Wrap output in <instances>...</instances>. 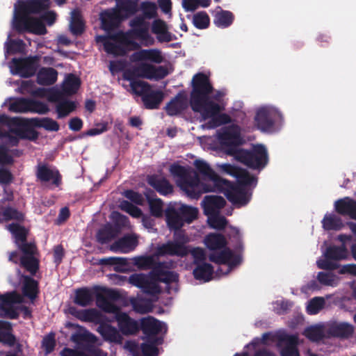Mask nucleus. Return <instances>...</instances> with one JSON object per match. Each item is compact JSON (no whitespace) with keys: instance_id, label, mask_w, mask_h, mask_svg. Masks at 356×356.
I'll list each match as a JSON object with an SVG mask.
<instances>
[{"instance_id":"nucleus-13","label":"nucleus","mask_w":356,"mask_h":356,"mask_svg":"<svg viewBox=\"0 0 356 356\" xmlns=\"http://www.w3.org/2000/svg\"><path fill=\"white\" fill-rule=\"evenodd\" d=\"M210 261L216 264H226L228 268L226 272L222 274H228L234 267L241 264L242 257L241 255L234 254L228 248H224L220 252H213L209 255Z\"/></svg>"},{"instance_id":"nucleus-3","label":"nucleus","mask_w":356,"mask_h":356,"mask_svg":"<svg viewBox=\"0 0 356 356\" xmlns=\"http://www.w3.org/2000/svg\"><path fill=\"white\" fill-rule=\"evenodd\" d=\"M102 292L96 293L97 306L106 313L115 314L119 330L124 335L136 334L140 330V323L127 313L121 312L118 306L109 301L118 300L120 298V293L111 289H103Z\"/></svg>"},{"instance_id":"nucleus-7","label":"nucleus","mask_w":356,"mask_h":356,"mask_svg":"<svg viewBox=\"0 0 356 356\" xmlns=\"http://www.w3.org/2000/svg\"><path fill=\"white\" fill-rule=\"evenodd\" d=\"M218 140L222 148L229 156L235 157L242 143L240 130L237 125H230L223 128L218 134Z\"/></svg>"},{"instance_id":"nucleus-12","label":"nucleus","mask_w":356,"mask_h":356,"mask_svg":"<svg viewBox=\"0 0 356 356\" xmlns=\"http://www.w3.org/2000/svg\"><path fill=\"white\" fill-rule=\"evenodd\" d=\"M129 283L147 295L156 296L161 292L158 283L143 273L131 274L129 277Z\"/></svg>"},{"instance_id":"nucleus-42","label":"nucleus","mask_w":356,"mask_h":356,"mask_svg":"<svg viewBox=\"0 0 356 356\" xmlns=\"http://www.w3.org/2000/svg\"><path fill=\"white\" fill-rule=\"evenodd\" d=\"M30 124L34 127L44 128L48 131H58L59 124L54 120L46 117L42 118H33L29 120Z\"/></svg>"},{"instance_id":"nucleus-26","label":"nucleus","mask_w":356,"mask_h":356,"mask_svg":"<svg viewBox=\"0 0 356 356\" xmlns=\"http://www.w3.org/2000/svg\"><path fill=\"white\" fill-rule=\"evenodd\" d=\"M334 209L337 213L356 220V200L354 199L349 197L339 199L334 202Z\"/></svg>"},{"instance_id":"nucleus-25","label":"nucleus","mask_w":356,"mask_h":356,"mask_svg":"<svg viewBox=\"0 0 356 356\" xmlns=\"http://www.w3.org/2000/svg\"><path fill=\"white\" fill-rule=\"evenodd\" d=\"M225 204V199L218 195H206L202 202L204 213L207 216L219 214L220 210Z\"/></svg>"},{"instance_id":"nucleus-28","label":"nucleus","mask_w":356,"mask_h":356,"mask_svg":"<svg viewBox=\"0 0 356 356\" xmlns=\"http://www.w3.org/2000/svg\"><path fill=\"white\" fill-rule=\"evenodd\" d=\"M104 288H95L94 293L92 289L88 287H81L75 291L74 302L81 307H87L92 304L94 300V295L96 296L97 292H102Z\"/></svg>"},{"instance_id":"nucleus-20","label":"nucleus","mask_w":356,"mask_h":356,"mask_svg":"<svg viewBox=\"0 0 356 356\" xmlns=\"http://www.w3.org/2000/svg\"><path fill=\"white\" fill-rule=\"evenodd\" d=\"M276 113L267 108H259L254 117V122L257 129L261 131H270L275 124Z\"/></svg>"},{"instance_id":"nucleus-52","label":"nucleus","mask_w":356,"mask_h":356,"mask_svg":"<svg viewBox=\"0 0 356 356\" xmlns=\"http://www.w3.org/2000/svg\"><path fill=\"white\" fill-rule=\"evenodd\" d=\"M70 31L74 35H81L85 31V24L78 13L73 12L70 24Z\"/></svg>"},{"instance_id":"nucleus-24","label":"nucleus","mask_w":356,"mask_h":356,"mask_svg":"<svg viewBox=\"0 0 356 356\" xmlns=\"http://www.w3.org/2000/svg\"><path fill=\"white\" fill-rule=\"evenodd\" d=\"M165 221L170 230H180L184 222L177 209V202H170L165 209Z\"/></svg>"},{"instance_id":"nucleus-46","label":"nucleus","mask_w":356,"mask_h":356,"mask_svg":"<svg viewBox=\"0 0 356 356\" xmlns=\"http://www.w3.org/2000/svg\"><path fill=\"white\" fill-rule=\"evenodd\" d=\"M80 85V79L73 74H70L63 85V90L67 95H74L79 90Z\"/></svg>"},{"instance_id":"nucleus-63","label":"nucleus","mask_w":356,"mask_h":356,"mask_svg":"<svg viewBox=\"0 0 356 356\" xmlns=\"http://www.w3.org/2000/svg\"><path fill=\"white\" fill-rule=\"evenodd\" d=\"M149 211L151 214L156 218L161 217L163 215V202L160 198L151 199L147 197Z\"/></svg>"},{"instance_id":"nucleus-48","label":"nucleus","mask_w":356,"mask_h":356,"mask_svg":"<svg viewBox=\"0 0 356 356\" xmlns=\"http://www.w3.org/2000/svg\"><path fill=\"white\" fill-rule=\"evenodd\" d=\"M137 2L133 0H121L117 2V9H119L120 13H124V18L130 15H134L137 9Z\"/></svg>"},{"instance_id":"nucleus-18","label":"nucleus","mask_w":356,"mask_h":356,"mask_svg":"<svg viewBox=\"0 0 356 356\" xmlns=\"http://www.w3.org/2000/svg\"><path fill=\"white\" fill-rule=\"evenodd\" d=\"M68 310L72 316L83 322H90L99 325L102 321L106 320L105 316L95 308L78 309L75 307H70Z\"/></svg>"},{"instance_id":"nucleus-15","label":"nucleus","mask_w":356,"mask_h":356,"mask_svg":"<svg viewBox=\"0 0 356 356\" xmlns=\"http://www.w3.org/2000/svg\"><path fill=\"white\" fill-rule=\"evenodd\" d=\"M97 35L95 40L97 43H102L104 51L115 56H124L130 51L128 45L122 44L120 42L114 41L111 37L113 35Z\"/></svg>"},{"instance_id":"nucleus-21","label":"nucleus","mask_w":356,"mask_h":356,"mask_svg":"<svg viewBox=\"0 0 356 356\" xmlns=\"http://www.w3.org/2000/svg\"><path fill=\"white\" fill-rule=\"evenodd\" d=\"M100 19L102 29L106 31H110L118 27L124 18L119 9L115 8L103 11Z\"/></svg>"},{"instance_id":"nucleus-58","label":"nucleus","mask_w":356,"mask_h":356,"mask_svg":"<svg viewBox=\"0 0 356 356\" xmlns=\"http://www.w3.org/2000/svg\"><path fill=\"white\" fill-rule=\"evenodd\" d=\"M304 335L310 341L317 342L323 339V330L318 326H310L304 331Z\"/></svg>"},{"instance_id":"nucleus-8","label":"nucleus","mask_w":356,"mask_h":356,"mask_svg":"<svg viewBox=\"0 0 356 356\" xmlns=\"http://www.w3.org/2000/svg\"><path fill=\"white\" fill-rule=\"evenodd\" d=\"M216 191L223 193L227 199L234 205L238 207L245 206L250 201V197L242 186L234 184L226 179L222 180Z\"/></svg>"},{"instance_id":"nucleus-23","label":"nucleus","mask_w":356,"mask_h":356,"mask_svg":"<svg viewBox=\"0 0 356 356\" xmlns=\"http://www.w3.org/2000/svg\"><path fill=\"white\" fill-rule=\"evenodd\" d=\"M326 333L329 337L346 339L352 337L354 333V327L346 322H333L327 325Z\"/></svg>"},{"instance_id":"nucleus-14","label":"nucleus","mask_w":356,"mask_h":356,"mask_svg":"<svg viewBox=\"0 0 356 356\" xmlns=\"http://www.w3.org/2000/svg\"><path fill=\"white\" fill-rule=\"evenodd\" d=\"M145 341L140 345L132 343L129 345V350L133 356H158L159 350L158 346L163 342V339L154 340L144 339Z\"/></svg>"},{"instance_id":"nucleus-5","label":"nucleus","mask_w":356,"mask_h":356,"mask_svg":"<svg viewBox=\"0 0 356 356\" xmlns=\"http://www.w3.org/2000/svg\"><path fill=\"white\" fill-rule=\"evenodd\" d=\"M130 26L133 28L132 30L127 32L119 31L111 38L115 42L128 45L130 51L138 50L140 46L133 40V37L142 40H149L150 38L149 24L145 22L144 17L138 16L131 20Z\"/></svg>"},{"instance_id":"nucleus-35","label":"nucleus","mask_w":356,"mask_h":356,"mask_svg":"<svg viewBox=\"0 0 356 356\" xmlns=\"http://www.w3.org/2000/svg\"><path fill=\"white\" fill-rule=\"evenodd\" d=\"M58 72L53 67H42L37 74V83L41 86H51L56 83Z\"/></svg>"},{"instance_id":"nucleus-10","label":"nucleus","mask_w":356,"mask_h":356,"mask_svg":"<svg viewBox=\"0 0 356 356\" xmlns=\"http://www.w3.org/2000/svg\"><path fill=\"white\" fill-rule=\"evenodd\" d=\"M39 58L29 56L26 58H13L10 62V72L13 75L22 78H29L35 75L38 67Z\"/></svg>"},{"instance_id":"nucleus-47","label":"nucleus","mask_w":356,"mask_h":356,"mask_svg":"<svg viewBox=\"0 0 356 356\" xmlns=\"http://www.w3.org/2000/svg\"><path fill=\"white\" fill-rule=\"evenodd\" d=\"M322 225L325 230H339L343 227V223L341 218L334 214L325 215L323 220Z\"/></svg>"},{"instance_id":"nucleus-50","label":"nucleus","mask_w":356,"mask_h":356,"mask_svg":"<svg viewBox=\"0 0 356 356\" xmlns=\"http://www.w3.org/2000/svg\"><path fill=\"white\" fill-rule=\"evenodd\" d=\"M116 236V230L111 225H108L100 229L97 234V239L101 244L110 242Z\"/></svg>"},{"instance_id":"nucleus-41","label":"nucleus","mask_w":356,"mask_h":356,"mask_svg":"<svg viewBox=\"0 0 356 356\" xmlns=\"http://www.w3.org/2000/svg\"><path fill=\"white\" fill-rule=\"evenodd\" d=\"M177 209L184 223L190 224L197 218L199 211L197 207L177 202Z\"/></svg>"},{"instance_id":"nucleus-2","label":"nucleus","mask_w":356,"mask_h":356,"mask_svg":"<svg viewBox=\"0 0 356 356\" xmlns=\"http://www.w3.org/2000/svg\"><path fill=\"white\" fill-rule=\"evenodd\" d=\"M49 6V0H26L20 1L15 7L13 17V28L19 33H32L44 35L47 33L44 24L39 19L30 16L46 11Z\"/></svg>"},{"instance_id":"nucleus-64","label":"nucleus","mask_w":356,"mask_h":356,"mask_svg":"<svg viewBox=\"0 0 356 356\" xmlns=\"http://www.w3.org/2000/svg\"><path fill=\"white\" fill-rule=\"evenodd\" d=\"M209 225L216 229H224L227 225V219L222 216L216 214L215 216H208Z\"/></svg>"},{"instance_id":"nucleus-11","label":"nucleus","mask_w":356,"mask_h":356,"mask_svg":"<svg viewBox=\"0 0 356 356\" xmlns=\"http://www.w3.org/2000/svg\"><path fill=\"white\" fill-rule=\"evenodd\" d=\"M9 110L15 113H34L46 114L49 109L46 103L31 98L20 97L12 102Z\"/></svg>"},{"instance_id":"nucleus-19","label":"nucleus","mask_w":356,"mask_h":356,"mask_svg":"<svg viewBox=\"0 0 356 356\" xmlns=\"http://www.w3.org/2000/svg\"><path fill=\"white\" fill-rule=\"evenodd\" d=\"M140 330H142L144 334L142 339H163L158 336L162 330L161 323L152 316L143 318L140 320Z\"/></svg>"},{"instance_id":"nucleus-57","label":"nucleus","mask_w":356,"mask_h":356,"mask_svg":"<svg viewBox=\"0 0 356 356\" xmlns=\"http://www.w3.org/2000/svg\"><path fill=\"white\" fill-rule=\"evenodd\" d=\"M193 23L199 29H205L210 24V18L205 11H200L193 15Z\"/></svg>"},{"instance_id":"nucleus-61","label":"nucleus","mask_w":356,"mask_h":356,"mask_svg":"<svg viewBox=\"0 0 356 356\" xmlns=\"http://www.w3.org/2000/svg\"><path fill=\"white\" fill-rule=\"evenodd\" d=\"M2 216L6 221L15 220L19 222H22L24 220V215L22 212L10 207H5L3 209Z\"/></svg>"},{"instance_id":"nucleus-38","label":"nucleus","mask_w":356,"mask_h":356,"mask_svg":"<svg viewBox=\"0 0 356 356\" xmlns=\"http://www.w3.org/2000/svg\"><path fill=\"white\" fill-rule=\"evenodd\" d=\"M132 57L136 61L150 60L156 63L163 61L161 51L158 49H141L134 53Z\"/></svg>"},{"instance_id":"nucleus-34","label":"nucleus","mask_w":356,"mask_h":356,"mask_svg":"<svg viewBox=\"0 0 356 356\" xmlns=\"http://www.w3.org/2000/svg\"><path fill=\"white\" fill-rule=\"evenodd\" d=\"M234 20V14L229 10H225L218 6L213 15V24L219 28H227Z\"/></svg>"},{"instance_id":"nucleus-9","label":"nucleus","mask_w":356,"mask_h":356,"mask_svg":"<svg viewBox=\"0 0 356 356\" xmlns=\"http://www.w3.org/2000/svg\"><path fill=\"white\" fill-rule=\"evenodd\" d=\"M188 242V237L184 234H180L175 240L168 241L159 245L156 250V255L184 257L190 252L188 247L186 245Z\"/></svg>"},{"instance_id":"nucleus-6","label":"nucleus","mask_w":356,"mask_h":356,"mask_svg":"<svg viewBox=\"0 0 356 356\" xmlns=\"http://www.w3.org/2000/svg\"><path fill=\"white\" fill-rule=\"evenodd\" d=\"M234 158L249 168L259 171L263 170L268 162L267 149L261 144L253 145L250 150L240 149Z\"/></svg>"},{"instance_id":"nucleus-29","label":"nucleus","mask_w":356,"mask_h":356,"mask_svg":"<svg viewBox=\"0 0 356 356\" xmlns=\"http://www.w3.org/2000/svg\"><path fill=\"white\" fill-rule=\"evenodd\" d=\"M138 244L137 236L127 234L116 241L111 247V250L122 253H129L135 250Z\"/></svg>"},{"instance_id":"nucleus-22","label":"nucleus","mask_w":356,"mask_h":356,"mask_svg":"<svg viewBox=\"0 0 356 356\" xmlns=\"http://www.w3.org/2000/svg\"><path fill=\"white\" fill-rule=\"evenodd\" d=\"M188 106V101L184 91H180L165 106L169 116H175L182 113Z\"/></svg>"},{"instance_id":"nucleus-4","label":"nucleus","mask_w":356,"mask_h":356,"mask_svg":"<svg viewBox=\"0 0 356 356\" xmlns=\"http://www.w3.org/2000/svg\"><path fill=\"white\" fill-rule=\"evenodd\" d=\"M192 90L190 95L191 109L200 111L204 106H207L211 111H217L218 104L210 99L209 95L213 92L209 77L203 72L195 74L191 81Z\"/></svg>"},{"instance_id":"nucleus-54","label":"nucleus","mask_w":356,"mask_h":356,"mask_svg":"<svg viewBox=\"0 0 356 356\" xmlns=\"http://www.w3.org/2000/svg\"><path fill=\"white\" fill-rule=\"evenodd\" d=\"M236 178L241 186H250L256 184L257 179L255 177L251 175L245 169L240 168Z\"/></svg>"},{"instance_id":"nucleus-62","label":"nucleus","mask_w":356,"mask_h":356,"mask_svg":"<svg viewBox=\"0 0 356 356\" xmlns=\"http://www.w3.org/2000/svg\"><path fill=\"white\" fill-rule=\"evenodd\" d=\"M154 65L142 63L136 67V72L138 77L153 79Z\"/></svg>"},{"instance_id":"nucleus-43","label":"nucleus","mask_w":356,"mask_h":356,"mask_svg":"<svg viewBox=\"0 0 356 356\" xmlns=\"http://www.w3.org/2000/svg\"><path fill=\"white\" fill-rule=\"evenodd\" d=\"M205 245L211 250H220L227 245L225 236L221 234H209L204 240Z\"/></svg>"},{"instance_id":"nucleus-49","label":"nucleus","mask_w":356,"mask_h":356,"mask_svg":"<svg viewBox=\"0 0 356 356\" xmlns=\"http://www.w3.org/2000/svg\"><path fill=\"white\" fill-rule=\"evenodd\" d=\"M75 108L76 104L72 101L65 99L58 102L56 106V111L58 115L57 118L61 119L67 116Z\"/></svg>"},{"instance_id":"nucleus-60","label":"nucleus","mask_w":356,"mask_h":356,"mask_svg":"<svg viewBox=\"0 0 356 356\" xmlns=\"http://www.w3.org/2000/svg\"><path fill=\"white\" fill-rule=\"evenodd\" d=\"M325 305V299L323 297H315L311 299L307 307V313L311 315L318 314Z\"/></svg>"},{"instance_id":"nucleus-53","label":"nucleus","mask_w":356,"mask_h":356,"mask_svg":"<svg viewBox=\"0 0 356 356\" xmlns=\"http://www.w3.org/2000/svg\"><path fill=\"white\" fill-rule=\"evenodd\" d=\"M8 229L14 236L17 244L19 243V242H25L26 241L28 233L24 227L17 223L13 222L8 225Z\"/></svg>"},{"instance_id":"nucleus-37","label":"nucleus","mask_w":356,"mask_h":356,"mask_svg":"<svg viewBox=\"0 0 356 356\" xmlns=\"http://www.w3.org/2000/svg\"><path fill=\"white\" fill-rule=\"evenodd\" d=\"M98 264L106 266H113L115 272L123 273L127 270L129 263L124 257H104L99 260Z\"/></svg>"},{"instance_id":"nucleus-40","label":"nucleus","mask_w":356,"mask_h":356,"mask_svg":"<svg viewBox=\"0 0 356 356\" xmlns=\"http://www.w3.org/2000/svg\"><path fill=\"white\" fill-rule=\"evenodd\" d=\"M193 270V275L195 280L209 282L212 279L213 267L208 263H202L195 265Z\"/></svg>"},{"instance_id":"nucleus-56","label":"nucleus","mask_w":356,"mask_h":356,"mask_svg":"<svg viewBox=\"0 0 356 356\" xmlns=\"http://www.w3.org/2000/svg\"><path fill=\"white\" fill-rule=\"evenodd\" d=\"M95 339V337L93 334L88 332L83 327V330H79L72 334L70 339L74 343L77 344L81 343L82 342H93Z\"/></svg>"},{"instance_id":"nucleus-32","label":"nucleus","mask_w":356,"mask_h":356,"mask_svg":"<svg viewBox=\"0 0 356 356\" xmlns=\"http://www.w3.org/2000/svg\"><path fill=\"white\" fill-rule=\"evenodd\" d=\"M147 183L162 195H168L173 193V186L164 177L157 175L148 177Z\"/></svg>"},{"instance_id":"nucleus-59","label":"nucleus","mask_w":356,"mask_h":356,"mask_svg":"<svg viewBox=\"0 0 356 356\" xmlns=\"http://www.w3.org/2000/svg\"><path fill=\"white\" fill-rule=\"evenodd\" d=\"M131 89L133 93L140 96L141 99L146 95L151 89V86L147 82L144 81L138 80L136 82H132L130 84Z\"/></svg>"},{"instance_id":"nucleus-55","label":"nucleus","mask_w":356,"mask_h":356,"mask_svg":"<svg viewBox=\"0 0 356 356\" xmlns=\"http://www.w3.org/2000/svg\"><path fill=\"white\" fill-rule=\"evenodd\" d=\"M135 264L140 268L143 269H151L152 272L154 271V267L157 266V264L153 256H140L134 259Z\"/></svg>"},{"instance_id":"nucleus-30","label":"nucleus","mask_w":356,"mask_h":356,"mask_svg":"<svg viewBox=\"0 0 356 356\" xmlns=\"http://www.w3.org/2000/svg\"><path fill=\"white\" fill-rule=\"evenodd\" d=\"M97 332L106 341L115 343H121L122 337L118 330L113 325L102 321L97 327Z\"/></svg>"},{"instance_id":"nucleus-36","label":"nucleus","mask_w":356,"mask_h":356,"mask_svg":"<svg viewBox=\"0 0 356 356\" xmlns=\"http://www.w3.org/2000/svg\"><path fill=\"white\" fill-rule=\"evenodd\" d=\"M13 326L11 323L0 321V343L13 347L16 344V337L12 333Z\"/></svg>"},{"instance_id":"nucleus-51","label":"nucleus","mask_w":356,"mask_h":356,"mask_svg":"<svg viewBox=\"0 0 356 356\" xmlns=\"http://www.w3.org/2000/svg\"><path fill=\"white\" fill-rule=\"evenodd\" d=\"M22 302V296L16 291H12L3 295H0V309L13 306L15 303Z\"/></svg>"},{"instance_id":"nucleus-33","label":"nucleus","mask_w":356,"mask_h":356,"mask_svg":"<svg viewBox=\"0 0 356 356\" xmlns=\"http://www.w3.org/2000/svg\"><path fill=\"white\" fill-rule=\"evenodd\" d=\"M164 264L159 262L157 266L154 267V271L153 273L154 281L163 282L167 284L177 282H178V274L173 271L165 270L163 269Z\"/></svg>"},{"instance_id":"nucleus-27","label":"nucleus","mask_w":356,"mask_h":356,"mask_svg":"<svg viewBox=\"0 0 356 356\" xmlns=\"http://www.w3.org/2000/svg\"><path fill=\"white\" fill-rule=\"evenodd\" d=\"M278 341L286 344L281 351V356H300L298 349V338L296 335L282 334L278 336Z\"/></svg>"},{"instance_id":"nucleus-39","label":"nucleus","mask_w":356,"mask_h":356,"mask_svg":"<svg viewBox=\"0 0 356 356\" xmlns=\"http://www.w3.org/2000/svg\"><path fill=\"white\" fill-rule=\"evenodd\" d=\"M164 98V93L161 90H152L143 97L142 101L147 109H157Z\"/></svg>"},{"instance_id":"nucleus-16","label":"nucleus","mask_w":356,"mask_h":356,"mask_svg":"<svg viewBox=\"0 0 356 356\" xmlns=\"http://www.w3.org/2000/svg\"><path fill=\"white\" fill-rule=\"evenodd\" d=\"M222 108L218 104V109L217 111H211L207 106H204L200 111H195L200 113L204 120L210 118L208 122L209 128H216L223 124H227L232 122L231 117L227 113H220Z\"/></svg>"},{"instance_id":"nucleus-17","label":"nucleus","mask_w":356,"mask_h":356,"mask_svg":"<svg viewBox=\"0 0 356 356\" xmlns=\"http://www.w3.org/2000/svg\"><path fill=\"white\" fill-rule=\"evenodd\" d=\"M35 175L41 183L51 181V184L58 187L62 184V176L57 169H51L47 164L39 163L36 166Z\"/></svg>"},{"instance_id":"nucleus-45","label":"nucleus","mask_w":356,"mask_h":356,"mask_svg":"<svg viewBox=\"0 0 356 356\" xmlns=\"http://www.w3.org/2000/svg\"><path fill=\"white\" fill-rule=\"evenodd\" d=\"M347 249L344 245L341 246L332 245L326 249L325 257L334 261H340L346 258Z\"/></svg>"},{"instance_id":"nucleus-31","label":"nucleus","mask_w":356,"mask_h":356,"mask_svg":"<svg viewBox=\"0 0 356 356\" xmlns=\"http://www.w3.org/2000/svg\"><path fill=\"white\" fill-rule=\"evenodd\" d=\"M22 292L24 297L28 298L32 302L38 297L40 289L39 282L29 275H22Z\"/></svg>"},{"instance_id":"nucleus-44","label":"nucleus","mask_w":356,"mask_h":356,"mask_svg":"<svg viewBox=\"0 0 356 356\" xmlns=\"http://www.w3.org/2000/svg\"><path fill=\"white\" fill-rule=\"evenodd\" d=\"M20 266L34 276L39 270L40 261L33 255H22L20 257Z\"/></svg>"},{"instance_id":"nucleus-1","label":"nucleus","mask_w":356,"mask_h":356,"mask_svg":"<svg viewBox=\"0 0 356 356\" xmlns=\"http://www.w3.org/2000/svg\"><path fill=\"white\" fill-rule=\"evenodd\" d=\"M196 170L173 163L170 172L175 177L177 186L191 200H198L203 193L216 191L224 179L221 178L206 161H194Z\"/></svg>"}]
</instances>
